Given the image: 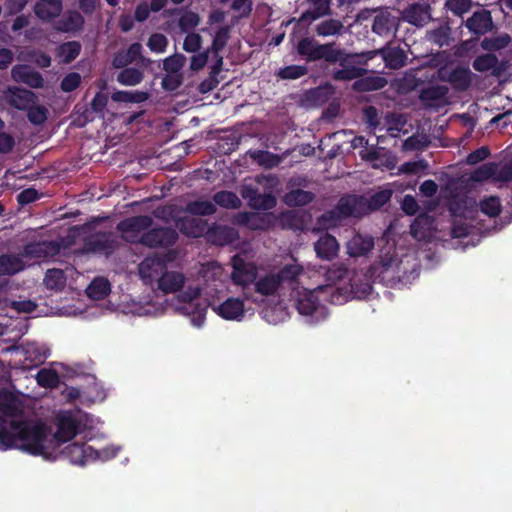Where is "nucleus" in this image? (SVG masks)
I'll list each match as a JSON object with an SVG mask.
<instances>
[{
	"mask_svg": "<svg viewBox=\"0 0 512 512\" xmlns=\"http://www.w3.org/2000/svg\"><path fill=\"white\" fill-rule=\"evenodd\" d=\"M26 110L28 120L34 125H41L47 120L48 110L42 105H36L34 103Z\"/></svg>",
	"mask_w": 512,
	"mask_h": 512,
	"instance_id": "nucleus-48",
	"label": "nucleus"
},
{
	"mask_svg": "<svg viewBox=\"0 0 512 512\" xmlns=\"http://www.w3.org/2000/svg\"><path fill=\"white\" fill-rule=\"evenodd\" d=\"M313 199L312 193L303 190H293L287 193L284 201L289 206H302L310 203Z\"/></svg>",
	"mask_w": 512,
	"mask_h": 512,
	"instance_id": "nucleus-42",
	"label": "nucleus"
},
{
	"mask_svg": "<svg viewBox=\"0 0 512 512\" xmlns=\"http://www.w3.org/2000/svg\"><path fill=\"white\" fill-rule=\"evenodd\" d=\"M202 45V37L197 33H189L184 39L183 49L189 53L197 52Z\"/></svg>",
	"mask_w": 512,
	"mask_h": 512,
	"instance_id": "nucleus-59",
	"label": "nucleus"
},
{
	"mask_svg": "<svg viewBox=\"0 0 512 512\" xmlns=\"http://www.w3.org/2000/svg\"><path fill=\"white\" fill-rule=\"evenodd\" d=\"M152 225V218L149 216H135L121 221L117 229L122 237L132 243H141L144 232Z\"/></svg>",
	"mask_w": 512,
	"mask_h": 512,
	"instance_id": "nucleus-8",
	"label": "nucleus"
},
{
	"mask_svg": "<svg viewBox=\"0 0 512 512\" xmlns=\"http://www.w3.org/2000/svg\"><path fill=\"white\" fill-rule=\"evenodd\" d=\"M207 240L215 245H229L239 238L238 231L227 225L214 224L207 230Z\"/></svg>",
	"mask_w": 512,
	"mask_h": 512,
	"instance_id": "nucleus-18",
	"label": "nucleus"
},
{
	"mask_svg": "<svg viewBox=\"0 0 512 512\" xmlns=\"http://www.w3.org/2000/svg\"><path fill=\"white\" fill-rule=\"evenodd\" d=\"M111 98L115 102L141 103L147 100L148 94L140 91H117Z\"/></svg>",
	"mask_w": 512,
	"mask_h": 512,
	"instance_id": "nucleus-39",
	"label": "nucleus"
},
{
	"mask_svg": "<svg viewBox=\"0 0 512 512\" xmlns=\"http://www.w3.org/2000/svg\"><path fill=\"white\" fill-rule=\"evenodd\" d=\"M214 202L226 209H237L241 206L239 197L231 191H220L213 197Z\"/></svg>",
	"mask_w": 512,
	"mask_h": 512,
	"instance_id": "nucleus-34",
	"label": "nucleus"
},
{
	"mask_svg": "<svg viewBox=\"0 0 512 512\" xmlns=\"http://www.w3.org/2000/svg\"><path fill=\"white\" fill-rule=\"evenodd\" d=\"M276 205V199L271 194H257L250 199L249 206L257 210H269Z\"/></svg>",
	"mask_w": 512,
	"mask_h": 512,
	"instance_id": "nucleus-47",
	"label": "nucleus"
},
{
	"mask_svg": "<svg viewBox=\"0 0 512 512\" xmlns=\"http://www.w3.org/2000/svg\"><path fill=\"white\" fill-rule=\"evenodd\" d=\"M201 289L199 286H188L170 302H145L136 307L134 312L139 315H158L167 309L188 316L195 327H201L205 321L206 306L200 302Z\"/></svg>",
	"mask_w": 512,
	"mask_h": 512,
	"instance_id": "nucleus-3",
	"label": "nucleus"
},
{
	"mask_svg": "<svg viewBox=\"0 0 512 512\" xmlns=\"http://www.w3.org/2000/svg\"><path fill=\"white\" fill-rule=\"evenodd\" d=\"M36 95L26 89L9 87L4 92V100L17 110H26L36 102Z\"/></svg>",
	"mask_w": 512,
	"mask_h": 512,
	"instance_id": "nucleus-14",
	"label": "nucleus"
},
{
	"mask_svg": "<svg viewBox=\"0 0 512 512\" xmlns=\"http://www.w3.org/2000/svg\"><path fill=\"white\" fill-rule=\"evenodd\" d=\"M325 59L328 62H336L342 59V52L334 47L333 44H321L318 49V60Z\"/></svg>",
	"mask_w": 512,
	"mask_h": 512,
	"instance_id": "nucleus-51",
	"label": "nucleus"
},
{
	"mask_svg": "<svg viewBox=\"0 0 512 512\" xmlns=\"http://www.w3.org/2000/svg\"><path fill=\"white\" fill-rule=\"evenodd\" d=\"M343 29L344 25L341 21L328 19L320 22L315 30L319 36L327 37L340 34Z\"/></svg>",
	"mask_w": 512,
	"mask_h": 512,
	"instance_id": "nucleus-36",
	"label": "nucleus"
},
{
	"mask_svg": "<svg viewBox=\"0 0 512 512\" xmlns=\"http://www.w3.org/2000/svg\"><path fill=\"white\" fill-rule=\"evenodd\" d=\"M177 237L178 235L173 229H152L143 235L142 244L148 247L170 246L176 242Z\"/></svg>",
	"mask_w": 512,
	"mask_h": 512,
	"instance_id": "nucleus-16",
	"label": "nucleus"
},
{
	"mask_svg": "<svg viewBox=\"0 0 512 512\" xmlns=\"http://www.w3.org/2000/svg\"><path fill=\"white\" fill-rule=\"evenodd\" d=\"M65 454L73 464L84 465L97 458L96 450L85 444L73 443L65 448Z\"/></svg>",
	"mask_w": 512,
	"mask_h": 512,
	"instance_id": "nucleus-20",
	"label": "nucleus"
},
{
	"mask_svg": "<svg viewBox=\"0 0 512 512\" xmlns=\"http://www.w3.org/2000/svg\"><path fill=\"white\" fill-rule=\"evenodd\" d=\"M377 54H381L386 67L391 69L402 68L407 60V55L403 49L392 46H388L379 50L369 51L366 53V56L368 59H371Z\"/></svg>",
	"mask_w": 512,
	"mask_h": 512,
	"instance_id": "nucleus-15",
	"label": "nucleus"
},
{
	"mask_svg": "<svg viewBox=\"0 0 512 512\" xmlns=\"http://www.w3.org/2000/svg\"><path fill=\"white\" fill-rule=\"evenodd\" d=\"M81 82V77L78 73H70L64 77L61 82V88L65 92L75 90Z\"/></svg>",
	"mask_w": 512,
	"mask_h": 512,
	"instance_id": "nucleus-62",
	"label": "nucleus"
},
{
	"mask_svg": "<svg viewBox=\"0 0 512 512\" xmlns=\"http://www.w3.org/2000/svg\"><path fill=\"white\" fill-rule=\"evenodd\" d=\"M200 23V18L198 14L193 12H186L179 18V27L183 32H187L196 26H198Z\"/></svg>",
	"mask_w": 512,
	"mask_h": 512,
	"instance_id": "nucleus-58",
	"label": "nucleus"
},
{
	"mask_svg": "<svg viewBox=\"0 0 512 512\" xmlns=\"http://www.w3.org/2000/svg\"><path fill=\"white\" fill-rule=\"evenodd\" d=\"M186 58L182 54H174L163 61V69L166 73L181 74Z\"/></svg>",
	"mask_w": 512,
	"mask_h": 512,
	"instance_id": "nucleus-46",
	"label": "nucleus"
},
{
	"mask_svg": "<svg viewBox=\"0 0 512 512\" xmlns=\"http://www.w3.org/2000/svg\"><path fill=\"white\" fill-rule=\"evenodd\" d=\"M142 79V72L135 68H126L122 70L117 76L118 82L126 86H135L139 84Z\"/></svg>",
	"mask_w": 512,
	"mask_h": 512,
	"instance_id": "nucleus-43",
	"label": "nucleus"
},
{
	"mask_svg": "<svg viewBox=\"0 0 512 512\" xmlns=\"http://www.w3.org/2000/svg\"><path fill=\"white\" fill-rule=\"evenodd\" d=\"M321 44H318L313 39L304 38L298 44V52L300 55L305 56L308 60H318V49Z\"/></svg>",
	"mask_w": 512,
	"mask_h": 512,
	"instance_id": "nucleus-41",
	"label": "nucleus"
},
{
	"mask_svg": "<svg viewBox=\"0 0 512 512\" xmlns=\"http://www.w3.org/2000/svg\"><path fill=\"white\" fill-rule=\"evenodd\" d=\"M430 225L429 218L425 215L417 217L411 225V234L417 240H425Z\"/></svg>",
	"mask_w": 512,
	"mask_h": 512,
	"instance_id": "nucleus-45",
	"label": "nucleus"
},
{
	"mask_svg": "<svg viewBox=\"0 0 512 512\" xmlns=\"http://www.w3.org/2000/svg\"><path fill=\"white\" fill-rule=\"evenodd\" d=\"M399 26L398 17L392 15L390 11L379 12L373 22V31L380 36H392L396 33Z\"/></svg>",
	"mask_w": 512,
	"mask_h": 512,
	"instance_id": "nucleus-19",
	"label": "nucleus"
},
{
	"mask_svg": "<svg viewBox=\"0 0 512 512\" xmlns=\"http://www.w3.org/2000/svg\"><path fill=\"white\" fill-rule=\"evenodd\" d=\"M362 69L358 67H346L335 72L334 78L337 80H351L359 77Z\"/></svg>",
	"mask_w": 512,
	"mask_h": 512,
	"instance_id": "nucleus-60",
	"label": "nucleus"
},
{
	"mask_svg": "<svg viewBox=\"0 0 512 512\" xmlns=\"http://www.w3.org/2000/svg\"><path fill=\"white\" fill-rule=\"evenodd\" d=\"M86 414L60 412L56 416V431L49 436L46 427L37 419L25 418L14 400L0 401V449L18 448L45 459L56 457L62 443L74 438L85 426Z\"/></svg>",
	"mask_w": 512,
	"mask_h": 512,
	"instance_id": "nucleus-1",
	"label": "nucleus"
},
{
	"mask_svg": "<svg viewBox=\"0 0 512 512\" xmlns=\"http://www.w3.org/2000/svg\"><path fill=\"white\" fill-rule=\"evenodd\" d=\"M317 256L323 260H331L339 252V244L335 237L325 234L314 244Z\"/></svg>",
	"mask_w": 512,
	"mask_h": 512,
	"instance_id": "nucleus-24",
	"label": "nucleus"
},
{
	"mask_svg": "<svg viewBox=\"0 0 512 512\" xmlns=\"http://www.w3.org/2000/svg\"><path fill=\"white\" fill-rule=\"evenodd\" d=\"M33 72L27 65H16L12 68L11 75L16 82L24 83V79H28Z\"/></svg>",
	"mask_w": 512,
	"mask_h": 512,
	"instance_id": "nucleus-61",
	"label": "nucleus"
},
{
	"mask_svg": "<svg viewBox=\"0 0 512 512\" xmlns=\"http://www.w3.org/2000/svg\"><path fill=\"white\" fill-rule=\"evenodd\" d=\"M270 215H260L258 213L242 212L234 217V223L248 226L253 230H263L270 226Z\"/></svg>",
	"mask_w": 512,
	"mask_h": 512,
	"instance_id": "nucleus-25",
	"label": "nucleus"
},
{
	"mask_svg": "<svg viewBox=\"0 0 512 512\" xmlns=\"http://www.w3.org/2000/svg\"><path fill=\"white\" fill-rule=\"evenodd\" d=\"M182 81V74L166 73V76L162 80V85L166 90L173 91L182 84Z\"/></svg>",
	"mask_w": 512,
	"mask_h": 512,
	"instance_id": "nucleus-63",
	"label": "nucleus"
},
{
	"mask_svg": "<svg viewBox=\"0 0 512 512\" xmlns=\"http://www.w3.org/2000/svg\"><path fill=\"white\" fill-rule=\"evenodd\" d=\"M176 226L183 234L193 238L203 236L208 230V224L205 220L193 217L178 219Z\"/></svg>",
	"mask_w": 512,
	"mask_h": 512,
	"instance_id": "nucleus-22",
	"label": "nucleus"
},
{
	"mask_svg": "<svg viewBox=\"0 0 512 512\" xmlns=\"http://www.w3.org/2000/svg\"><path fill=\"white\" fill-rule=\"evenodd\" d=\"M185 283L186 276L182 272L165 268L159 279L157 289L164 294H174L181 291Z\"/></svg>",
	"mask_w": 512,
	"mask_h": 512,
	"instance_id": "nucleus-17",
	"label": "nucleus"
},
{
	"mask_svg": "<svg viewBox=\"0 0 512 512\" xmlns=\"http://www.w3.org/2000/svg\"><path fill=\"white\" fill-rule=\"evenodd\" d=\"M4 352H16L24 357V362L21 364L23 368H31L43 363L50 355V349L44 345L36 342L26 343L21 348L9 347L3 350Z\"/></svg>",
	"mask_w": 512,
	"mask_h": 512,
	"instance_id": "nucleus-10",
	"label": "nucleus"
},
{
	"mask_svg": "<svg viewBox=\"0 0 512 512\" xmlns=\"http://www.w3.org/2000/svg\"><path fill=\"white\" fill-rule=\"evenodd\" d=\"M303 268L298 263L285 265L279 271H272L260 276L254 282L255 292L260 296L276 295L279 289L284 285H295V282L302 275Z\"/></svg>",
	"mask_w": 512,
	"mask_h": 512,
	"instance_id": "nucleus-5",
	"label": "nucleus"
},
{
	"mask_svg": "<svg viewBox=\"0 0 512 512\" xmlns=\"http://www.w3.org/2000/svg\"><path fill=\"white\" fill-rule=\"evenodd\" d=\"M391 196L392 191L385 189L373 194L369 200L362 196L355 195L343 197L335 210L323 214L319 218V227L322 229H330L336 226L338 221L343 217H360L382 207L390 200Z\"/></svg>",
	"mask_w": 512,
	"mask_h": 512,
	"instance_id": "nucleus-4",
	"label": "nucleus"
},
{
	"mask_svg": "<svg viewBox=\"0 0 512 512\" xmlns=\"http://www.w3.org/2000/svg\"><path fill=\"white\" fill-rule=\"evenodd\" d=\"M385 120L387 123V131L390 132L392 136H396V133L400 132L406 123L405 118L398 114H388Z\"/></svg>",
	"mask_w": 512,
	"mask_h": 512,
	"instance_id": "nucleus-55",
	"label": "nucleus"
},
{
	"mask_svg": "<svg viewBox=\"0 0 512 512\" xmlns=\"http://www.w3.org/2000/svg\"><path fill=\"white\" fill-rule=\"evenodd\" d=\"M426 38L438 46L447 45L450 38V27L447 24H443L436 29L429 30L427 31Z\"/></svg>",
	"mask_w": 512,
	"mask_h": 512,
	"instance_id": "nucleus-37",
	"label": "nucleus"
},
{
	"mask_svg": "<svg viewBox=\"0 0 512 512\" xmlns=\"http://www.w3.org/2000/svg\"><path fill=\"white\" fill-rule=\"evenodd\" d=\"M374 247V240L368 235L356 234L346 244L347 253L351 257H361Z\"/></svg>",
	"mask_w": 512,
	"mask_h": 512,
	"instance_id": "nucleus-23",
	"label": "nucleus"
},
{
	"mask_svg": "<svg viewBox=\"0 0 512 512\" xmlns=\"http://www.w3.org/2000/svg\"><path fill=\"white\" fill-rule=\"evenodd\" d=\"M35 14L43 21H49L60 15L62 11L61 0H39L34 8Z\"/></svg>",
	"mask_w": 512,
	"mask_h": 512,
	"instance_id": "nucleus-26",
	"label": "nucleus"
},
{
	"mask_svg": "<svg viewBox=\"0 0 512 512\" xmlns=\"http://www.w3.org/2000/svg\"><path fill=\"white\" fill-rule=\"evenodd\" d=\"M473 181L491 180L495 183L512 181V160L507 163H486L477 168L471 175Z\"/></svg>",
	"mask_w": 512,
	"mask_h": 512,
	"instance_id": "nucleus-7",
	"label": "nucleus"
},
{
	"mask_svg": "<svg viewBox=\"0 0 512 512\" xmlns=\"http://www.w3.org/2000/svg\"><path fill=\"white\" fill-rule=\"evenodd\" d=\"M185 211L191 215H212L216 211L215 205L208 200H196L187 204Z\"/></svg>",
	"mask_w": 512,
	"mask_h": 512,
	"instance_id": "nucleus-33",
	"label": "nucleus"
},
{
	"mask_svg": "<svg viewBox=\"0 0 512 512\" xmlns=\"http://www.w3.org/2000/svg\"><path fill=\"white\" fill-rule=\"evenodd\" d=\"M111 291L109 281L104 277L95 278L86 289L89 298L100 300L105 298Z\"/></svg>",
	"mask_w": 512,
	"mask_h": 512,
	"instance_id": "nucleus-30",
	"label": "nucleus"
},
{
	"mask_svg": "<svg viewBox=\"0 0 512 512\" xmlns=\"http://www.w3.org/2000/svg\"><path fill=\"white\" fill-rule=\"evenodd\" d=\"M176 258L175 251H169L164 258L159 256L146 257L138 266V274L140 279L146 285L156 286L162 276L167 262H172Z\"/></svg>",
	"mask_w": 512,
	"mask_h": 512,
	"instance_id": "nucleus-6",
	"label": "nucleus"
},
{
	"mask_svg": "<svg viewBox=\"0 0 512 512\" xmlns=\"http://www.w3.org/2000/svg\"><path fill=\"white\" fill-rule=\"evenodd\" d=\"M168 45L167 38L160 33H155L150 36L147 46L152 52L163 53Z\"/></svg>",
	"mask_w": 512,
	"mask_h": 512,
	"instance_id": "nucleus-57",
	"label": "nucleus"
},
{
	"mask_svg": "<svg viewBox=\"0 0 512 512\" xmlns=\"http://www.w3.org/2000/svg\"><path fill=\"white\" fill-rule=\"evenodd\" d=\"M307 73V68L301 65H290L279 70L278 76L282 79H297Z\"/></svg>",
	"mask_w": 512,
	"mask_h": 512,
	"instance_id": "nucleus-54",
	"label": "nucleus"
},
{
	"mask_svg": "<svg viewBox=\"0 0 512 512\" xmlns=\"http://www.w3.org/2000/svg\"><path fill=\"white\" fill-rule=\"evenodd\" d=\"M445 6L455 15L461 16L472 7V0H446Z\"/></svg>",
	"mask_w": 512,
	"mask_h": 512,
	"instance_id": "nucleus-56",
	"label": "nucleus"
},
{
	"mask_svg": "<svg viewBox=\"0 0 512 512\" xmlns=\"http://www.w3.org/2000/svg\"><path fill=\"white\" fill-rule=\"evenodd\" d=\"M471 71L467 67L444 66L438 70V78L451 83L455 88L465 90L471 83Z\"/></svg>",
	"mask_w": 512,
	"mask_h": 512,
	"instance_id": "nucleus-11",
	"label": "nucleus"
},
{
	"mask_svg": "<svg viewBox=\"0 0 512 512\" xmlns=\"http://www.w3.org/2000/svg\"><path fill=\"white\" fill-rule=\"evenodd\" d=\"M217 315L226 320L241 321L246 309L244 302L235 297H230L217 306L212 307Z\"/></svg>",
	"mask_w": 512,
	"mask_h": 512,
	"instance_id": "nucleus-13",
	"label": "nucleus"
},
{
	"mask_svg": "<svg viewBox=\"0 0 512 512\" xmlns=\"http://www.w3.org/2000/svg\"><path fill=\"white\" fill-rule=\"evenodd\" d=\"M331 0H309L310 8L305 12L300 21L315 20L329 13Z\"/></svg>",
	"mask_w": 512,
	"mask_h": 512,
	"instance_id": "nucleus-31",
	"label": "nucleus"
},
{
	"mask_svg": "<svg viewBox=\"0 0 512 512\" xmlns=\"http://www.w3.org/2000/svg\"><path fill=\"white\" fill-rule=\"evenodd\" d=\"M231 279L234 284L246 287L255 282L257 276L256 265L248 261L245 255L237 254L231 259Z\"/></svg>",
	"mask_w": 512,
	"mask_h": 512,
	"instance_id": "nucleus-9",
	"label": "nucleus"
},
{
	"mask_svg": "<svg viewBox=\"0 0 512 512\" xmlns=\"http://www.w3.org/2000/svg\"><path fill=\"white\" fill-rule=\"evenodd\" d=\"M36 381L44 388H55L59 383V376L53 369H41L36 374Z\"/></svg>",
	"mask_w": 512,
	"mask_h": 512,
	"instance_id": "nucleus-44",
	"label": "nucleus"
},
{
	"mask_svg": "<svg viewBox=\"0 0 512 512\" xmlns=\"http://www.w3.org/2000/svg\"><path fill=\"white\" fill-rule=\"evenodd\" d=\"M26 267L22 255L5 254L0 256V276L13 275Z\"/></svg>",
	"mask_w": 512,
	"mask_h": 512,
	"instance_id": "nucleus-28",
	"label": "nucleus"
},
{
	"mask_svg": "<svg viewBox=\"0 0 512 512\" xmlns=\"http://www.w3.org/2000/svg\"><path fill=\"white\" fill-rule=\"evenodd\" d=\"M44 283L48 289L60 290L66 284L64 273L60 269H50L46 272Z\"/></svg>",
	"mask_w": 512,
	"mask_h": 512,
	"instance_id": "nucleus-40",
	"label": "nucleus"
},
{
	"mask_svg": "<svg viewBox=\"0 0 512 512\" xmlns=\"http://www.w3.org/2000/svg\"><path fill=\"white\" fill-rule=\"evenodd\" d=\"M497 65V58L492 54H485L477 57L473 62V68L479 72H485Z\"/></svg>",
	"mask_w": 512,
	"mask_h": 512,
	"instance_id": "nucleus-52",
	"label": "nucleus"
},
{
	"mask_svg": "<svg viewBox=\"0 0 512 512\" xmlns=\"http://www.w3.org/2000/svg\"><path fill=\"white\" fill-rule=\"evenodd\" d=\"M387 80L383 77H369L361 82V86L366 90H377L383 88Z\"/></svg>",
	"mask_w": 512,
	"mask_h": 512,
	"instance_id": "nucleus-64",
	"label": "nucleus"
},
{
	"mask_svg": "<svg viewBox=\"0 0 512 512\" xmlns=\"http://www.w3.org/2000/svg\"><path fill=\"white\" fill-rule=\"evenodd\" d=\"M510 37L508 34H503L497 37L485 38L481 42V47L484 50H500L506 47L510 43Z\"/></svg>",
	"mask_w": 512,
	"mask_h": 512,
	"instance_id": "nucleus-50",
	"label": "nucleus"
},
{
	"mask_svg": "<svg viewBox=\"0 0 512 512\" xmlns=\"http://www.w3.org/2000/svg\"><path fill=\"white\" fill-rule=\"evenodd\" d=\"M251 157L261 166L273 168L280 164L281 157L268 151L256 150L251 152Z\"/></svg>",
	"mask_w": 512,
	"mask_h": 512,
	"instance_id": "nucleus-38",
	"label": "nucleus"
},
{
	"mask_svg": "<svg viewBox=\"0 0 512 512\" xmlns=\"http://www.w3.org/2000/svg\"><path fill=\"white\" fill-rule=\"evenodd\" d=\"M229 38V27L221 26L217 31L213 39L211 50L217 55L220 50L224 48Z\"/></svg>",
	"mask_w": 512,
	"mask_h": 512,
	"instance_id": "nucleus-53",
	"label": "nucleus"
},
{
	"mask_svg": "<svg viewBox=\"0 0 512 512\" xmlns=\"http://www.w3.org/2000/svg\"><path fill=\"white\" fill-rule=\"evenodd\" d=\"M480 210L489 217L497 216L501 211V203L499 198L491 196L480 202Z\"/></svg>",
	"mask_w": 512,
	"mask_h": 512,
	"instance_id": "nucleus-49",
	"label": "nucleus"
},
{
	"mask_svg": "<svg viewBox=\"0 0 512 512\" xmlns=\"http://www.w3.org/2000/svg\"><path fill=\"white\" fill-rule=\"evenodd\" d=\"M355 273L348 271L342 265L334 264L326 271L325 285L313 289L292 286L290 294L295 308L301 315L314 316L316 320L326 317L327 310L324 302L343 304L353 298H362L371 289L368 282L355 285Z\"/></svg>",
	"mask_w": 512,
	"mask_h": 512,
	"instance_id": "nucleus-2",
	"label": "nucleus"
},
{
	"mask_svg": "<svg viewBox=\"0 0 512 512\" xmlns=\"http://www.w3.org/2000/svg\"><path fill=\"white\" fill-rule=\"evenodd\" d=\"M466 27L473 33L481 35L492 27V19L487 11L475 12L466 22Z\"/></svg>",
	"mask_w": 512,
	"mask_h": 512,
	"instance_id": "nucleus-27",
	"label": "nucleus"
},
{
	"mask_svg": "<svg viewBox=\"0 0 512 512\" xmlns=\"http://www.w3.org/2000/svg\"><path fill=\"white\" fill-rule=\"evenodd\" d=\"M59 251L60 245L56 241H43L27 245L21 255L27 266L29 261H38L53 257L58 254Z\"/></svg>",
	"mask_w": 512,
	"mask_h": 512,
	"instance_id": "nucleus-12",
	"label": "nucleus"
},
{
	"mask_svg": "<svg viewBox=\"0 0 512 512\" xmlns=\"http://www.w3.org/2000/svg\"><path fill=\"white\" fill-rule=\"evenodd\" d=\"M142 46L139 43H133L126 51L119 52L113 59L115 68H122L134 62L141 54Z\"/></svg>",
	"mask_w": 512,
	"mask_h": 512,
	"instance_id": "nucleus-29",
	"label": "nucleus"
},
{
	"mask_svg": "<svg viewBox=\"0 0 512 512\" xmlns=\"http://www.w3.org/2000/svg\"><path fill=\"white\" fill-rule=\"evenodd\" d=\"M83 17L76 11L68 12L58 23L57 29L63 32L77 31L82 28Z\"/></svg>",
	"mask_w": 512,
	"mask_h": 512,
	"instance_id": "nucleus-32",
	"label": "nucleus"
},
{
	"mask_svg": "<svg viewBox=\"0 0 512 512\" xmlns=\"http://www.w3.org/2000/svg\"><path fill=\"white\" fill-rule=\"evenodd\" d=\"M81 46L78 42H67L59 46L57 57L62 63L73 61L80 53Z\"/></svg>",
	"mask_w": 512,
	"mask_h": 512,
	"instance_id": "nucleus-35",
	"label": "nucleus"
},
{
	"mask_svg": "<svg viewBox=\"0 0 512 512\" xmlns=\"http://www.w3.org/2000/svg\"><path fill=\"white\" fill-rule=\"evenodd\" d=\"M402 18L412 25L422 27L431 19L430 7L421 3L410 5L403 11Z\"/></svg>",
	"mask_w": 512,
	"mask_h": 512,
	"instance_id": "nucleus-21",
	"label": "nucleus"
}]
</instances>
